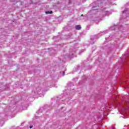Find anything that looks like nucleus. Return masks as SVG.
<instances>
[{
  "mask_svg": "<svg viewBox=\"0 0 129 129\" xmlns=\"http://www.w3.org/2000/svg\"><path fill=\"white\" fill-rule=\"evenodd\" d=\"M76 30H81V26L80 25H77L76 26Z\"/></svg>",
  "mask_w": 129,
  "mask_h": 129,
  "instance_id": "f257e3e1",
  "label": "nucleus"
},
{
  "mask_svg": "<svg viewBox=\"0 0 129 129\" xmlns=\"http://www.w3.org/2000/svg\"><path fill=\"white\" fill-rule=\"evenodd\" d=\"M45 14L46 15H48V14H53V11H47L45 12Z\"/></svg>",
  "mask_w": 129,
  "mask_h": 129,
  "instance_id": "f03ea898",
  "label": "nucleus"
},
{
  "mask_svg": "<svg viewBox=\"0 0 129 129\" xmlns=\"http://www.w3.org/2000/svg\"><path fill=\"white\" fill-rule=\"evenodd\" d=\"M30 128H33V126H30Z\"/></svg>",
  "mask_w": 129,
  "mask_h": 129,
  "instance_id": "7ed1b4c3",
  "label": "nucleus"
},
{
  "mask_svg": "<svg viewBox=\"0 0 129 129\" xmlns=\"http://www.w3.org/2000/svg\"><path fill=\"white\" fill-rule=\"evenodd\" d=\"M81 16H83V14H82Z\"/></svg>",
  "mask_w": 129,
  "mask_h": 129,
  "instance_id": "20e7f679",
  "label": "nucleus"
}]
</instances>
